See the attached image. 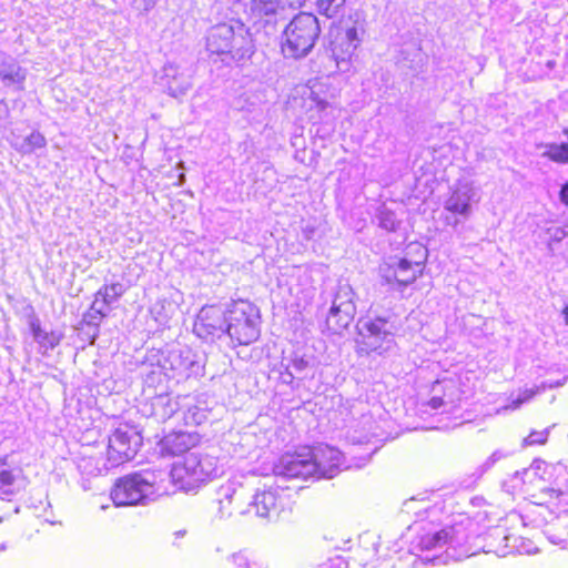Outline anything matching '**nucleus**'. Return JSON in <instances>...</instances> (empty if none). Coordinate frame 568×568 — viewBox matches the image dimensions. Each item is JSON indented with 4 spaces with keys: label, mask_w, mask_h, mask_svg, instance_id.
Masks as SVG:
<instances>
[{
    "label": "nucleus",
    "mask_w": 568,
    "mask_h": 568,
    "mask_svg": "<svg viewBox=\"0 0 568 568\" xmlns=\"http://www.w3.org/2000/svg\"><path fill=\"white\" fill-rule=\"evenodd\" d=\"M343 454L335 447L324 445L302 453L284 454L274 465L276 476L287 478H333L339 470Z\"/></svg>",
    "instance_id": "f257e3e1"
},
{
    "label": "nucleus",
    "mask_w": 568,
    "mask_h": 568,
    "mask_svg": "<svg viewBox=\"0 0 568 568\" xmlns=\"http://www.w3.org/2000/svg\"><path fill=\"white\" fill-rule=\"evenodd\" d=\"M206 50L222 61H241L254 53V42L248 29L239 20L212 26L206 33Z\"/></svg>",
    "instance_id": "f03ea898"
},
{
    "label": "nucleus",
    "mask_w": 568,
    "mask_h": 568,
    "mask_svg": "<svg viewBox=\"0 0 568 568\" xmlns=\"http://www.w3.org/2000/svg\"><path fill=\"white\" fill-rule=\"evenodd\" d=\"M165 473L143 470L119 478L112 490L111 498L115 506L144 505L160 495L159 477Z\"/></svg>",
    "instance_id": "7ed1b4c3"
},
{
    "label": "nucleus",
    "mask_w": 568,
    "mask_h": 568,
    "mask_svg": "<svg viewBox=\"0 0 568 568\" xmlns=\"http://www.w3.org/2000/svg\"><path fill=\"white\" fill-rule=\"evenodd\" d=\"M222 473L219 459L205 453H189L182 462L173 465L169 476L172 481L185 491L197 489L202 484Z\"/></svg>",
    "instance_id": "20e7f679"
},
{
    "label": "nucleus",
    "mask_w": 568,
    "mask_h": 568,
    "mask_svg": "<svg viewBox=\"0 0 568 568\" xmlns=\"http://www.w3.org/2000/svg\"><path fill=\"white\" fill-rule=\"evenodd\" d=\"M321 33L318 19L313 13L301 12L285 27L281 49L285 58L306 57Z\"/></svg>",
    "instance_id": "39448f33"
},
{
    "label": "nucleus",
    "mask_w": 568,
    "mask_h": 568,
    "mask_svg": "<svg viewBox=\"0 0 568 568\" xmlns=\"http://www.w3.org/2000/svg\"><path fill=\"white\" fill-rule=\"evenodd\" d=\"M260 310L254 304L239 300L227 306L225 336L235 345H250L261 334Z\"/></svg>",
    "instance_id": "423d86ee"
},
{
    "label": "nucleus",
    "mask_w": 568,
    "mask_h": 568,
    "mask_svg": "<svg viewBox=\"0 0 568 568\" xmlns=\"http://www.w3.org/2000/svg\"><path fill=\"white\" fill-rule=\"evenodd\" d=\"M468 539L469 534L463 523H459L439 530H428L420 534L415 547L420 550H436L447 545V557L462 560L476 554L468 545Z\"/></svg>",
    "instance_id": "0eeeda50"
},
{
    "label": "nucleus",
    "mask_w": 568,
    "mask_h": 568,
    "mask_svg": "<svg viewBox=\"0 0 568 568\" xmlns=\"http://www.w3.org/2000/svg\"><path fill=\"white\" fill-rule=\"evenodd\" d=\"M357 329V353L384 354L394 346L393 325L386 318H359L356 324Z\"/></svg>",
    "instance_id": "6e6552de"
},
{
    "label": "nucleus",
    "mask_w": 568,
    "mask_h": 568,
    "mask_svg": "<svg viewBox=\"0 0 568 568\" xmlns=\"http://www.w3.org/2000/svg\"><path fill=\"white\" fill-rule=\"evenodd\" d=\"M354 291L348 283L339 282L333 295L325 326L332 334H341L353 322L356 314Z\"/></svg>",
    "instance_id": "1a4fd4ad"
},
{
    "label": "nucleus",
    "mask_w": 568,
    "mask_h": 568,
    "mask_svg": "<svg viewBox=\"0 0 568 568\" xmlns=\"http://www.w3.org/2000/svg\"><path fill=\"white\" fill-rule=\"evenodd\" d=\"M358 44L357 30L355 28H348L344 36L336 41L332 42L329 49H324L317 53L318 67L314 68V72L321 74H331L339 69L341 62L352 55Z\"/></svg>",
    "instance_id": "9d476101"
},
{
    "label": "nucleus",
    "mask_w": 568,
    "mask_h": 568,
    "mask_svg": "<svg viewBox=\"0 0 568 568\" xmlns=\"http://www.w3.org/2000/svg\"><path fill=\"white\" fill-rule=\"evenodd\" d=\"M142 445L139 432L128 426L116 428L109 438L108 463L115 467L131 460Z\"/></svg>",
    "instance_id": "9b49d317"
},
{
    "label": "nucleus",
    "mask_w": 568,
    "mask_h": 568,
    "mask_svg": "<svg viewBox=\"0 0 568 568\" xmlns=\"http://www.w3.org/2000/svg\"><path fill=\"white\" fill-rule=\"evenodd\" d=\"M283 508V498L278 487L256 490L247 497L245 508H241V515H254L255 517L273 520L276 519Z\"/></svg>",
    "instance_id": "f8f14e48"
},
{
    "label": "nucleus",
    "mask_w": 568,
    "mask_h": 568,
    "mask_svg": "<svg viewBox=\"0 0 568 568\" xmlns=\"http://www.w3.org/2000/svg\"><path fill=\"white\" fill-rule=\"evenodd\" d=\"M227 308L219 305H204L196 315L193 332L202 339L214 342L225 336Z\"/></svg>",
    "instance_id": "ddd939ff"
},
{
    "label": "nucleus",
    "mask_w": 568,
    "mask_h": 568,
    "mask_svg": "<svg viewBox=\"0 0 568 568\" xmlns=\"http://www.w3.org/2000/svg\"><path fill=\"white\" fill-rule=\"evenodd\" d=\"M248 493L237 481H226L215 491V503L219 505L220 518H229L235 511L241 515V508H245Z\"/></svg>",
    "instance_id": "4468645a"
},
{
    "label": "nucleus",
    "mask_w": 568,
    "mask_h": 568,
    "mask_svg": "<svg viewBox=\"0 0 568 568\" xmlns=\"http://www.w3.org/2000/svg\"><path fill=\"white\" fill-rule=\"evenodd\" d=\"M422 273L423 261L412 262L404 257L388 264L383 270V278L386 283L396 284L398 288H403L415 282Z\"/></svg>",
    "instance_id": "2eb2a0df"
},
{
    "label": "nucleus",
    "mask_w": 568,
    "mask_h": 568,
    "mask_svg": "<svg viewBox=\"0 0 568 568\" xmlns=\"http://www.w3.org/2000/svg\"><path fill=\"white\" fill-rule=\"evenodd\" d=\"M195 354L189 347H172L161 362L163 369L172 371L181 376L189 377L197 374L200 369Z\"/></svg>",
    "instance_id": "dca6fc26"
},
{
    "label": "nucleus",
    "mask_w": 568,
    "mask_h": 568,
    "mask_svg": "<svg viewBox=\"0 0 568 568\" xmlns=\"http://www.w3.org/2000/svg\"><path fill=\"white\" fill-rule=\"evenodd\" d=\"M475 196L474 187L467 183H459L453 190L449 197L445 201L444 209L452 214L460 215L467 219L471 213V201Z\"/></svg>",
    "instance_id": "f3484780"
},
{
    "label": "nucleus",
    "mask_w": 568,
    "mask_h": 568,
    "mask_svg": "<svg viewBox=\"0 0 568 568\" xmlns=\"http://www.w3.org/2000/svg\"><path fill=\"white\" fill-rule=\"evenodd\" d=\"M27 74V69L21 67L16 59L6 57L1 60L0 81L8 90L13 92L23 91Z\"/></svg>",
    "instance_id": "a211bd4d"
},
{
    "label": "nucleus",
    "mask_w": 568,
    "mask_h": 568,
    "mask_svg": "<svg viewBox=\"0 0 568 568\" xmlns=\"http://www.w3.org/2000/svg\"><path fill=\"white\" fill-rule=\"evenodd\" d=\"M200 442L196 433L173 432L164 436L161 440V450L163 454L178 456L189 452Z\"/></svg>",
    "instance_id": "6ab92c4d"
},
{
    "label": "nucleus",
    "mask_w": 568,
    "mask_h": 568,
    "mask_svg": "<svg viewBox=\"0 0 568 568\" xmlns=\"http://www.w3.org/2000/svg\"><path fill=\"white\" fill-rule=\"evenodd\" d=\"M163 81L171 97L179 98L186 94L192 87L191 74L168 63L163 68Z\"/></svg>",
    "instance_id": "aec40b11"
},
{
    "label": "nucleus",
    "mask_w": 568,
    "mask_h": 568,
    "mask_svg": "<svg viewBox=\"0 0 568 568\" xmlns=\"http://www.w3.org/2000/svg\"><path fill=\"white\" fill-rule=\"evenodd\" d=\"M511 538L513 536L507 534L505 528L496 527L487 534L483 551L486 554L494 552L498 557H505L508 554L507 549Z\"/></svg>",
    "instance_id": "412c9836"
},
{
    "label": "nucleus",
    "mask_w": 568,
    "mask_h": 568,
    "mask_svg": "<svg viewBox=\"0 0 568 568\" xmlns=\"http://www.w3.org/2000/svg\"><path fill=\"white\" fill-rule=\"evenodd\" d=\"M47 139L39 131H32L26 138H16L11 141V146L22 155L31 154L39 149H44Z\"/></svg>",
    "instance_id": "4be33fe9"
},
{
    "label": "nucleus",
    "mask_w": 568,
    "mask_h": 568,
    "mask_svg": "<svg viewBox=\"0 0 568 568\" xmlns=\"http://www.w3.org/2000/svg\"><path fill=\"white\" fill-rule=\"evenodd\" d=\"M440 388L444 389V395L443 396L434 395L427 403V405L432 409L437 410V409L443 408L445 410L447 406H450V407L454 406L455 398L453 396V393L456 389L454 383L453 382L440 383V382L436 381L433 384L432 392L437 393L440 390Z\"/></svg>",
    "instance_id": "5701e85b"
},
{
    "label": "nucleus",
    "mask_w": 568,
    "mask_h": 568,
    "mask_svg": "<svg viewBox=\"0 0 568 568\" xmlns=\"http://www.w3.org/2000/svg\"><path fill=\"white\" fill-rule=\"evenodd\" d=\"M179 409V404L169 395H159L152 402V414L159 422H165L173 417Z\"/></svg>",
    "instance_id": "b1692460"
},
{
    "label": "nucleus",
    "mask_w": 568,
    "mask_h": 568,
    "mask_svg": "<svg viewBox=\"0 0 568 568\" xmlns=\"http://www.w3.org/2000/svg\"><path fill=\"white\" fill-rule=\"evenodd\" d=\"M287 0H253L252 11L258 17H272L285 10Z\"/></svg>",
    "instance_id": "393cba45"
},
{
    "label": "nucleus",
    "mask_w": 568,
    "mask_h": 568,
    "mask_svg": "<svg viewBox=\"0 0 568 568\" xmlns=\"http://www.w3.org/2000/svg\"><path fill=\"white\" fill-rule=\"evenodd\" d=\"M108 468H111L110 464L108 462H103L101 457L97 456L82 457L78 462L79 471L85 476H99Z\"/></svg>",
    "instance_id": "a878e982"
},
{
    "label": "nucleus",
    "mask_w": 568,
    "mask_h": 568,
    "mask_svg": "<svg viewBox=\"0 0 568 568\" xmlns=\"http://www.w3.org/2000/svg\"><path fill=\"white\" fill-rule=\"evenodd\" d=\"M30 329L33 338L45 347L54 348L60 343V336L54 332L49 333L43 331L38 318H33L30 322Z\"/></svg>",
    "instance_id": "bb28decb"
},
{
    "label": "nucleus",
    "mask_w": 568,
    "mask_h": 568,
    "mask_svg": "<svg viewBox=\"0 0 568 568\" xmlns=\"http://www.w3.org/2000/svg\"><path fill=\"white\" fill-rule=\"evenodd\" d=\"M16 476L6 463H0V498L14 493Z\"/></svg>",
    "instance_id": "cd10ccee"
},
{
    "label": "nucleus",
    "mask_w": 568,
    "mask_h": 568,
    "mask_svg": "<svg viewBox=\"0 0 568 568\" xmlns=\"http://www.w3.org/2000/svg\"><path fill=\"white\" fill-rule=\"evenodd\" d=\"M125 292L123 284L121 283H112L110 285L101 286L97 294L98 297L103 298L104 303H109L110 305L116 302Z\"/></svg>",
    "instance_id": "c85d7f7f"
},
{
    "label": "nucleus",
    "mask_w": 568,
    "mask_h": 568,
    "mask_svg": "<svg viewBox=\"0 0 568 568\" xmlns=\"http://www.w3.org/2000/svg\"><path fill=\"white\" fill-rule=\"evenodd\" d=\"M546 148L547 150L542 153L544 158L557 163H568V143H550Z\"/></svg>",
    "instance_id": "c756f323"
},
{
    "label": "nucleus",
    "mask_w": 568,
    "mask_h": 568,
    "mask_svg": "<svg viewBox=\"0 0 568 568\" xmlns=\"http://www.w3.org/2000/svg\"><path fill=\"white\" fill-rule=\"evenodd\" d=\"M376 220L378 226L388 232L396 231L400 223L395 213L384 206L378 210Z\"/></svg>",
    "instance_id": "7c9ffc66"
},
{
    "label": "nucleus",
    "mask_w": 568,
    "mask_h": 568,
    "mask_svg": "<svg viewBox=\"0 0 568 568\" xmlns=\"http://www.w3.org/2000/svg\"><path fill=\"white\" fill-rule=\"evenodd\" d=\"M97 307L98 303H92L90 310L83 315V322L94 328L92 343L98 336L100 323L105 317L104 311L98 310Z\"/></svg>",
    "instance_id": "2f4dec72"
},
{
    "label": "nucleus",
    "mask_w": 568,
    "mask_h": 568,
    "mask_svg": "<svg viewBox=\"0 0 568 568\" xmlns=\"http://www.w3.org/2000/svg\"><path fill=\"white\" fill-rule=\"evenodd\" d=\"M344 4L345 0H316L318 12L327 18L338 14Z\"/></svg>",
    "instance_id": "473e14b6"
},
{
    "label": "nucleus",
    "mask_w": 568,
    "mask_h": 568,
    "mask_svg": "<svg viewBox=\"0 0 568 568\" xmlns=\"http://www.w3.org/2000/svg\"><path fill=\"white\" fill-rule=\"evenodd\" d=\"M183 419L186 425H200L206 419V412L196 405L189 406L183 412Z\"/></svg>",
    "instance_id": "72a5a7b5"
},
{
    "label": "nucleus",
    "mask_w": 568,
    "mask_h": 568,
    "mask_svg": "<svg viewBox=\"0 0 568 568\" xmlns=\"http://www.w3.org/2000/svg\"><path fill=\"white\" fill-rule=\"evenodd\" d=\"M311 99L314 101L315 106L317 108V110L320 112L324 113L323 118H327L329 115L334 116L332 114L333 108H332L331 103L327 100L321 98L318 95V93H316L314 90L311 91Z\"/></svg>",
    "instance_id": "f704fd0d"
},
{
    "label": "nucleus",
    "mask_w": 568,
    "mask_h": 568,
    "mask_svg": "<svg viewBox=\"0 0 568 568\" xmlns=\"http://www.w3.org/2000/svg\"><path fill=\"white\" fill-rule=\"evenodd\" d=\"M539 393H541L539 386L535 388L525 389L519 394V396L515 400H513L511 408H519L524 403H527Z\"/></svg>",
    "instance_id": "c9c22d12"
},
{
    "label": "nucleus",
    "mask_w": 568,
    "mask_h": 568,
    "mask_svg": "<svg viewBox=\"0 0 568 568\" xmlns=\"http://www.w3.org/2000/svg\"><path fill=\"white\" fill-rule=\"evenodd\" d=\"M232 559L237 568H265L262 564L251 562L244 552L234 554Z\"/></svg>",
    "instance_id": "e433bc0d"
},
{
    "label": "nucleus",
    "mask_w": 568,
    "mask_h": 568,
    "mask_svg": "<svg viewBox=\"0 0 568 568\" xmlns=\"http://www.w3.org/2000/svg\"><path fill=\"white\" fill-rule=\"evenodd\" d=\"M549 432L547 429L541 432H531L525 439V445L545 444L548 439Z\"/></svg>",
    "instance_id": "4c0bfd02"
},
{
    "label": "nucleus",
    "mask_w": 568,
    "mask_h": 568,
    "mask_svg": "<svg viewBox=\"0 0 568 568\" xmlns=\"http://www.w3.org/2000/svg\"><path fill=\"white\" fill-rule=\"evenodd\" d=\"M547 234L549 236L550 242H560L566 236H568V226L566 227H559V226H551L547 229Z\"/></svg>",
    "instance_id": "58836bf2"
},
{
    "label": "nucleus",
    "mask_w": 568,
    "mask_h": 568,
    "mask_svg": "<svg viewBox=\"0 0 568 568\" xmlns=\"http://www.w3.org/2000/svg\"><path fill=\"white\" fill-rule=\"evenodd\" d=\"M158 0H132V6L140 12H148L154 8Z\"/></svg>",
    "instance_id": "ea45409f"
},
{
    "label": "nucleus",
    "mask_w": 568,
    "mask_h": 568,
    "mask_svg": "<svg viewBox=\"0 0 568 568\" xmlns=\"http://www.w3.org/2000/svg\"><path fill=\"white\" fill-rule=\"evenodd\" d=\"M505 457V454H503L500 450H496L487 459L486 462L483 464V468L484 470H487L489 468H491L494 466V464L496 462H498L499 459L504 458Z\"/></svg>",
    "instance_id": "a19ab883"
},
{
    "label": "nucleus",
    "mask_w": 568,
    "mask_h": 568,
    "mask_svg": "<svg viewBox=\"0 0 568 568\" xmlns=\"http://www.w3.org/2000/svg\"><path fill=\"white\" fill-rule=\"evenodd\" d=\"M566 381H567V377H564L562 379L555 381V382H552V381L542 382L539 386L540 392H544L547 388L551 389V388L560 387L566 383Z\"/></svg>",
    "instance_id": "79ce46f5"
},
{
    "label": "nucleus",
    "mask_w": 568,
    "mask_h": 568,
    "mask_svg": "<svg viewBox=\"0 0 568 568\" xmlns=\"http://www.w3.org/2000/svg\"><path fill=\"white\" fill-rule=\"evenodd\" d=\"M308 366V362L304 358H295L292 361L291 368L295 372L301 373Z\"/></svg>",
    "instance_id": "37998d69"
},
{
    "label": "nucleus",
    "mask_w": 568,
    "mask_h": 568,
    "mask_svg": "<svg viewBox=\"0 0 568 568\" xmlns=\"http://www.w3.org/2000/svg\"><path fill=\"white\" fill-rule=\"evenodd\" d=\"M10 110L4 99H0V121H4L9 118Z\"/></svg>",
    "instance_id": "c03bdc74"
},
{
    "label": "nucleus",
    "mask_w": 568,
    "mask_h": 568,
    "mask_svg": "<svg viewBox=\"0 0 568 568\" xmlns=\"http://www.w3.org/2000/svg\"><path fill=\"white\" fill-rule=\"evenodd\" d=\"M93 303H98V310H101V311H104V316L108 315L109 313V307H110V304L109 303H104L103 298L101 297H98V294L95 293L94 295V301Z\"/></svg>",
    "instance_id": "a18cd8bd"
},
{
    "label": "nucleus",
    "mask_w": 568,
    "mask_h": 568,
    "mask_svg": "<svg viewBox=\"0 0 568 568\" xmlns=\"http://www.w3.org/2000/svg\"><path fill=\"white\" fill-rule=\"evenodd\" d=\"M281 379L283 383L285 384H292L293 383V379H294V375H293V372L290 371V368L287 367L285 369V372H282L281 373Z\"/></svg>",
    "instance_id": "49530a36"
},
{
    "label": "nucleus",
    "mask_w": 568,
    "mask_h": 568,
    "mask_svg": "<svg viewBox=\"0 0 568 568\" xmlns=\"http://www.w3.org/2000/svg\"><path fill=\"white\" fill-rule=\"evenodd\" d=\"M559 196L561 202L568 206V181L561 186Z\"/></svg>",
    "instance_id": "de8ad7c7"
},
{
    "label": "nucleus",
    "mask_w": 568,
    "mask_h": 568,
    "mask_svg": "<svg viewBox=\"0 0 568 568\" xmlns=\"http://www.w3.org/2000/svg\"><path fill=\"white\" fill-rule=\"evenodd\" d=\"M445 222L447 225H452L453 227H456L460 221L454 216H446Z\"/></svg>",
    "instance_id": "09e8293b"
},
{
    "label": "nucleus",
    "mask_w": 568,
    "mask_h": 568,
    "mask_svg": "<svg viewBox=\"0 0 568 568\" xmlns=\"http://www.w3.org/2000/svg\"><path fill=\"white\" fill-rule=\"evenodd\" d=\"M337 561L336 568H348L347 562H345L341 557L335 559Z\"/></svg>",
    "instance_id": "8fccbe9b"
},
{
    "label": "nucleus",
    "mask_w": 568,
    "mask_h": 568,
    "mask_svg": "<svg viewBox=\"0 0 568 568\" xmlns=\"http://www.w3.org/2000/svg\"><path fill=\"white\" fill-rule=\"evenodd\" d=\"M549 539L554 544H559L564 540V538L561 536H556V535H549Z\"/></svg>",
    "instance_id": "3c124183"
},
{
    "label": "nucleus",
    "mask_w": 568,
    "mask_h": 568,
    "mask_svg": "<svg viewBox=\"0 0 568 568\" xmlns=\"http://www.w3.org/2000/svg\"><path fill=\"white\" fill-rule=\"evenodd\" d=\"M562 315H564L566 324L568 325V305L564 308Z\"/></svg>",
    "instance_id": "603ef678"
},
{
    "label": "nucleus",
    "mask_w": 568,
    "mask_h": 568,
    "mask_svg": "<svg viewBox=\"0 0 568 568\" xmlns=\"http://www.w3.org/2000/svg\"><path fill=\"white\" fill-rule=\"evenodd\" d=\"M184 179H185L184 174H181L180 175V183H182V181H184Z\"/></svg>",
    "instance_id": "864d4df0"
},
{
    "label": "nucleus",
    "mask_w": 568,
    "mask_h": 568,
    "mask_svg": "<svg viewBox=\"0 0 568 568\" xmlns=\"http://www.w3.org/2000/svg\"><path fill=\"white\" fill-rule=\"evenodd\" d=\"M0 549L1 550L6 549V546L4 545H0Z\"/></svg>",
    "instance_id": "5fc2aeb1"
}]
</instances>
